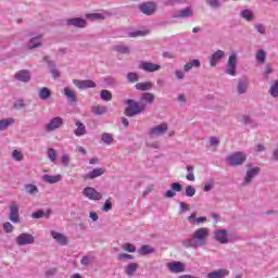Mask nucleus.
Wrapping results in <instances>:
<instances>
[{"label":"nucleus","mask_w":278,"mask_h":278,"mask_svg":"<svg viewBox=\"0 0 278 278\" xmlns=\"http://www.w3.org/2000/svg\"><path fill=\"white\" fill-rule=\"evenodd\" d=\"M208 238H210V228L207 227L198 228L191 235L190 239H186L182 241V247H185V249H200L201 247H205V244H207Z\"/></svg>","instance_id":"nucleus-1"},{"label":"nucleus","mask_w":278,"mask_h":278,"mask_svg":"<svg viewBox=\"0 0 278 278\" xmlns=\"http://www.w3.org/2000/svg\"><path fill=\"white\" fill-rule=\"evenodd\" d=\"M127 108L125 110V114L127 116H136L138 114H142L147 109V105L141 102H136L134 100H127Z\"/></svg>","instance_id":"nucleus-2"},{"label":"nucleus","mask_w":278,"mask_h":278,"mask_svg":"<svg viewBox=\"0 0 278 278\" xmlns=\"http://www.w3.org/2000/svg\"><path fill=\"white\" fill-rule=\"evenodd\" d=\"M238 71V53H230L227 64H226V74L231 77H236Z\"/></svg>","instance_id":"nucleus-3"},{"label":"nucleus","mask_w":278,"mask_h":278,"mask_svg":"<svg viewBox=\"0 0 278 278\" xmlns=\"http://www.w3.org/2000/svg\"><path fill=\"white\" fill-rule=\"evenodd\" d=\"M247 162V154L244 152H236L227 156L226 163L228 166H241Z\"/></svg>","instance_id":"nucleus-4"},{"label":"nucleus","mask_w":278,"mask_h":278,"mask_svg":"<svg viewBox=\"0 0 278 278\" xmlns=\"http://www.w3.org/2000/svg\"><path fill=\"white\" fill-rule=\"evenodd\" d=\"M36 242V238L31 233L22 232L15 238V244L17 247H29V244H34Z\"/></svg>","instance_id":"nucleus-5"},{"label":"nucleus","mask_w":278,"mask_h":278,"mask_svg":"<svg viewBox=\"0 0 278 278\" xmlns=\"http://www.w3.org/2000/svg\"><path fill=\"white\" fill-rule=\"evenodd\" d=\"M83 195L89 199V201H101L103 199V194L92 187H86L83 190Z\"/></svg>","instance_id":"nucleus-6"},{"label":"nucleus","mask_w":278,"mask_h":278,"mask_svg":"<svg viewBox=\"0 0 278 278\" xmlns=\"http://www.w3.org/2000/svg\"><path fill=\"white\" fill-rule=\"evenodd\" d=\"M166 131H168V124L163 123L151 128L149 131V136L150 138H160V136H164Z\"/></svg>","instance_id":"nucleus-7"},{"label":"nucleus","mask_w":278,"mask_h":278,"mask_svg":"<svg viewBox=\"0 0 278 278\" xmlns=\"http://www.w3.org/2000/svg\"><path fill=\"white\" fill-rule=\"evenodd\" d=\"M139 10L142 14H146V16H151L155 14L157 4L155 2H143L139 5Z\"/></svg>","instance_id":"nucleus-8"},{"label":"nucleus","mask_w":278,"mask_h":278,"mask_svg":"<svg viewBox=\"0 0 278 278\" xmlns=\"http://www.w3.org/2000/svg\"><path fill=\"white\" fill-rule=\"evenodd\" d=\"M9 220L11 223H21V215L18 213V202H13L9 207Z\"/></svg>","instance_id":"nucleus-9"},{"label":"nucleus","mask_w":278,"mask_h":278,"mask_svg":"<svg viewBox=\"0 0 278 278\" xmlns=\"http://www.w3.org/2000/svg\"><path fill=\"white\" fill-rule=\"evenodd\" d=\"M214 238L219 244H229V232L226 229L215 230Z\"/></svg>","instance_id":"nucleus-10"},{"label":"nucleus","mask_w":278,"mask_h":278,"mask_svg":"<svg viewBox=\"0 0 278 278\" xmlns=\"http://www.w3.org/2000/svg\"><path fill=\"white\" fill-rule=\"evenodd\" d=\"M260 172H261L260 167L248 168L243 179V186H249V184H251V181H253V179H255V177L260 175Z\"/></svg>","instance_id":"nucleus-11"},{"label":"nucleus","mask_w":278,"mask_h":278,"mask_svg":"<svg viewBox=\"0 0 278 278\" xmlns=\"http://www.w3.org/2000/svg\"><path fill=\"white\" fill-rule=\"evenodd\" d=\"M14 78L22 84H28L31 81V72L29 70H20L14 74Z\"/></svg>","instance_id":"nucleus-12"},{"label":"nucleus","mask_w":278,"mask_h":278,"mask_svg":"<svg viewBox=\"0 0 278 278\" xmlns=\"http://www.w3.org/2000/svg\"><path fill=\"white\" fill-rule=\"evenodd\" d=\"M66 25L68 27H77L78 29H84L87 27L88 22L81 17H75L66 20Z\"/></svg>","instance_id":"nucleus-13"},{"label":"nucleus","mask_w":278,"mask_h":278,"mask_svg":"<svg viewBox=\"0 0 278 278\" xmlns=\"http://www.w3.org/2000/svg\"><path fill=\"white\" fill-rule=\"evenodd\" d=\"M64 125V119L62 117H53L50 122L46 125L47 131H55V129H60Z\"/></svg>","instance_id":"nucleus-14"},{"label":"nucleus","mask_w":278,"mask_h":278,"mask_svg":"<svg viewBox=\"0 0 278 278\" xmlns=\"http://www.w3.org/2000/svg\"><path fill=\"white\" fill-rule=\"evenodd\" d=\"M50 235L52 236L53 240H55L56 244H60L61 247H66V244H68V237H66V235L55 230H51Z\"/></svg>","instance_id":"nucleus-15"},{"label":"nucleus","mask_w":278,"mask_h":278,"mask_svg":"<svg viewBox=\"0 0 278 278\" xmlns=\"http://www.w3.org/2000/svg\"><path fill=\"white\" fill-rule=\"evenodd\" d=\"M169 273H184L186 270V265L179 261H174L166 264Z\"/></svg>","instance_id":"nucleus-16"},{"label":"nucleus","mask_w":278,"mask_h":278,"mask_svg":"<svg viewBox=\"0 0 278 278\" xmlns=\"http://www.w3.org/2000/svg\"><path fill=\"white\" fill-rule=\"evenodd\" d=\"M170 190H167L165 193H164V197L166 199H173L175 197H177V192H181L182 190V187H181V184L179 182H173L170 185Z\"/></svg>","instance_id":"nucleus-17"},{"label":"nucleus","mask_w":278,"mask_h":278,"mask_svg":"<svg viewBox=\"0 0 278 278\" xmlns=\"http://www.w3.org/2000/svg\"><path fill=\"white\" fill-rule=\"evenodd\" d=\"M74 86H76L79 90H86V88H97V84L92 80H73Z\"/></svg>","instance_id":"nucleus-18"},{"label":"nucleus","mask_w":278,"mask_h":278,"mask_svg":"<svg viewBox=\"0 0 278 278\" xmlns=\"http://www.w3.org/2000/svg\"><path fill=\"white\" fill-rule=\"evenodd\" d=\"M139 68H141V71H146V73H155V71H160L162 66L155 63L142 62L140 63Z\"/></svg>","instance_id":"nucleus-19"},{"label":"nucleus","mask_w":278,"mask_h":278,"mask_svg":"<svg viewBox=\"0 0 278 278\" xmlns=\"http://www.w3.org/2000/svg\"><path fill=\"white\" fill-rule=\"evenodd\" d=\"M229 269L227 268H219L217 270L211 271L206 275V278H225L229 277Z\"/></svg>","instance_id":"nucleus-20"},{"label":"nucleus","mask_w":278,"mask_h":278,"mask_svg":"<svg viewBox=\"0 0 278 278\" xmlns=\"http://www.w3.org/2000/svg\"><path fill=\"white\" fill-rule=\"evenodd\" d=\"M223 58H225V51L217 50L215 53L212 54L210 59V66H217Z\"/></svg>","instance_id":"nucleus-21"},{"label":"nucleus","mask_w":278,"mask_h":278,"mask_svg":"<svg viewBox=\"0 0 278 278\" xmlns=\"http://www.w3.org/2000/svg\"><path fill=\"white\" fill-rule=\"evenodd\" d=\"M192 17V8L187 7L173 14V18H190Z\"/></svg>","instance_id":"nucleus-22"},{"label":"nucleus","mask_w":278,"mask_h":278,"mask_svg":"<svg viewBox=\"0 0 278 278\" xmlns=\"http://www.w3.org/2000/svg\"><path fill=\"white\" fill-rule=\"evenodd\" d=\"M138 268H140L138 263H129L124 267V273L127 277H135L136 273H138Z\"/></svg>","instance_id":"nucleus-23"},{"label":"nucleus","mask_w":278,"mask_h":278,"mask_svg":"<svg viewBox=\"0 0 278 278\" xmlns=\"http://www.w3.org/2000/svg\"><path fill=\"white\" fill-rule=\"evenodd\" d=\"M42 181H45V184H60V181H62L63 176L62 174L59 175H43L41 177Z\"/></svg>","instance_id":"nucleus-24"},{"label":"nucleus","mask_w":278,"mask_h":278,"mask_svg":"<svg viewBox=\"0 0 278 278\" xmlns=\"http://www.w3.org/2000/svg\"><path fill=\"white\" fill-rule=\"evenodd\" d=\"M27 47L28 49H38V47H42V35L30 38Z\"/></svg>","instance_id":"nucleus-25"},{"label":"nucleus","mask_w":278,"mask_h":278,"mask_svg":"<svg viewBox=\"0 0 278 278\" xmlns=\"http://www.w3.org/2000/svg\"><path fill=\"white\" fill-rule=\"evenodd\" d=\"M240 16L248 23L255 21V12H253L252 9H243L240 13Z\"/></svg>","instance_id":"nucleus-26"},{"label":"nucleus","mask_w":278,"mask_h":278,"mask_svg":"<svg viewBox=\"0 0 278 278\" xmlns=\"http://www.w3.org/2000/svg\"><path fill=\"white\" fill-rule=\"evenodd\" d=\"M187 220L190 223V225H203V223H207V217H197V213H192Z\"/></svg>","instance_id":"nucleus-27"},{"label":"nucleus","mask_w":278,"mask_h":278,"mask_svg":"<svg viewBox=\"0 0 278 278\" xmlns=\"http://www.w3.org/2000/svg\"><path fill=\"white\" fill-rule=\"evenodd\" d=\"M104 174H105L104 168H94L93 170L85 175V179H97V177H101V175H104Z\"/></svg>","instance_id":"nucleus-28"},{"label":"nucleus","mask_w":278,"mask_h":278,"mask_svg":"<svg viewBox=\"0 0 278 278\" xmlns=\"http://www.w3.org/2000/svg\"><path fill=\"white\" fill-rule=\"evenodd\" d=\"M75 125H76V129L74 130L75 136L77 137L86 136V134L88 132L86 130V125H84V123L79 121H76Z\"/></svg>","instance_id":"nucleus-29"},{"label":"nucleus","mask_w":278,"mask_h":278,"mask_svg":"<svg viewBox=\"0 0 278 278\" xmlns=\"http://www.w3.org/2000/svg\"><path fill=\"white\" fill-rule=\"evenodd\" d=\"M193 66H194V68H201V61L194 59V60H191L190 62L186 63L184 65L185 73H189V71H192Z\"/></svg>","instance_id":"nucleus-30"},{"label":"nucleus","mask_w":278,"mask_h":278,"mask_svg":"<svg viewBox=\"0 0 278 278\" xmlns=\"http://www.w3.org/2000/svg\"><path fill=\"white\" fill-rule=\"evenodd\" d=\"M38 97L41 101H47L48 99H51V89L42 87L38 91Z\"/></svg>","instance_id":"nucleus-31"},{"label":"nucleus","mask_w":278,"mask_h":278,"mask_svg":"<svg viewBox=\"0 0 278 278\" xmlns=\"http://www.w3.org/2000/svg\"><path fill=\"white\" fill-rule=\"evenodd\" d=\"M153 101H155V96L149 92L143 93L140 99V103H144L146 105H151Z\"/></svg>","instance_id":"nucleus-32"},{"label":"nucleus","mask_w":278,"mask_h":278,"mask_svg":"<svg viewBox=\"0 0 278 278\" xmlns=\"http://www.w3.org/2000/svg\"><path fill=\"white\" fill-rule=\"evenodd\" d=\"M10 125H14V118L7 117L3 119H0V131H5Z\"/></svg>","instance_id":"nucleus-33"},{"label":"nucleus","mask_w":278,"mask_h":278,"mask_svg":"<svg viewBox=\"0 0 278 278\" xmlns=\"http://www.w3.org/2000/svg\"><path fill=\"white\" fill-rule=\"evenodd\" d=\"M249 88V81L247 79H240L237 86L239 94H244Z\"/></svg>","instance_id":"nucleus-34"},{"label":"nucleus","mask_w":278,"mask_h":278,"mask_svg":"<svg viewBox=\"0 0 278 278\" xmlns=\"http://www.w3.org/2000/svg\"><path fill=\"white\" fill-rule=\"evenodd\" d=\"M92 114H96V116H101L105 113H108V106L103 105H94L91 108Z\"/></svg>","instance_id":"nucleus-35"},{"label":"nucleus","mask_w":278,"mask_h":278,"mask_svg":"<svg viewBox=\"0 0 278 278\" xmlns=\"http://www.w3.org/2000/svg\"><path fill=\"white\" fill-rule=\"evenodd\" d=\"M135 88H136L137 90H141V91L151 90V88H153V83H151V81L137 83V84L135 85Z\"/></svg>","instance_id":"nucleus-36"},{"label":"nucleus","mask_w":278,"mask_h":278,"mask_svg":"<svg viewBox=\"0 0 278 278\" xmlns=\"http://www.w3.org/2000/svg\"><path fill=\"white\" fill-rule=\"evenodd\" d=\"M105 16H108V12L87 14L86 18H90L91 21H103L105 20Z\"/></svg>","instance_id":"nucleus-37"},{"label":"nucleus","mask_w":278,"mask_h":278,"mask_svg":"<svg viewBox=\"0 0 278 278\" xmlns=\"http://www.w3.org/2000/svg\"><path fill=\"white\" fill-rule=\"evenodd\" d=\"M64 96L66 97V99H68V101H71L72 103H75V101H77V97L75 96V92L73 91V89L65 87L64 88Z\"/></svg>","instance_id":"nucleus-38"},{"label":"nucleus","mask_w":278,"mask_h":278,"mask_svg":"<svg viewBox=\"0 0 278 278\" xmlns=\"http://www.w3.org/2000/svg\"><path fill=\"white\" fill-rule=\"evenodd\" d=\"M47 155H48V159L50 160V162L52 164H56V162H58V151H55V149L49 148L47 150Z\"/></svg>","instance_id":"nucleus-39"},{"label":"nucleus","mask_w":278,"mask_h":278,"mask_svg":"<svg viewBox=\"0 0 278 278\" xmlns=\"http://www.w3.org/2000/svg\"><path fill=\"white\" fill-rule=\"evenodd\" d=\"M94 263V256L92 255H85L81 257L80 260V264L81 266H84L85 268L90 266L91 264Z\"/></svg>","instance_id":"nucleus-40"},{"label":"nucleus","mask_w":278,"mask_h":278,"mask_svg":"<svg viewBox=\"0 0 278 278\" xmlns=\"http://www.w3.org/2000/svg\"><path fill=\"white\" fill-rule=\"evenodd\" d=\"M255 60L258 64H264L266 62V51L257 50L255 54Z\"/></svg>","instance_id":"nucleus-41"},{"label":"nucleus","mask_w":278,"mask_h":278,"mask_svg":"<svg viewBox=\"0 0 278 278\" xmlns=\"http://www.w3.org/2000/svg\"><path fill=\"white\" fill-rule=\"evenodd\" d=\"M48 66L50 68L52 77L54 79H58V77H60V72L58 71V68H55V63H53V61H48Z\"/></svg>","instance_id":"nucleus-42"},{"label":"nucleus","mask_w":278,"mask_h":278,"mask_svg":"<svg viewBox=\"0 0 278 278\" xmlns=\"http://www.w3.org/2000/svg\"><path fill=\"white\" fill-rule=\"evenodd\" d=\"M140 255H151V253H155V249L151 245H142L139 250Z\"/></svg>","instance_id":"nucleus-43"},{"label":"nucleus","mask_w":278,"mask_h":278,"mask_svg":"<svg viewBox=\"0 0 278 278\" xmlns=\"http://www.w3.org/2000/svg\"><path fill=\"white\" fill-rule=\"evenodd\" d=\"M11 155H12V160H14V162H23V160L25 157L23 155V152L20 150H13Z\"/></svg>","instance_id":"nucleus-44"},{"label":"nucleus","mask_w":278,"mask_h":278,"mask_svg":"<svg viewBox=\"0 0 278 278\" xmlns=\"http://www.w3.org/2000/svg\"><path fill=\"white\" fill-rule=\"evenodd\" d=\"M269 94L274 98L278 97V79L270 85Z\"/></svg>","instance_id":"nucleus-45"},{"label":"nucleus","mask_w":278,"mask_h":278,"mask_svg":"<svg viewBox=\"0 0 278 278\" xmlns=\"http://www.w3.org/2000/svg\"><path fill=\"white\" fill-rule=\"evenodd\" d=\"M101 139L104 144H112L114 142V137L112 136V134L109 132L102 134Z\"/></svg>","instance_id":"nucleus-46"},{"label":"nucleus","mask_w":278,"mask_h":278,"mask_svg":"<svg viewBox=\"0 0 278 278\" xmlns=\"http://www.w3.org/2000/svg\"><path fill=\"white\" fill-rule=\"evenodd\" d=\"M25 190L28 194H38V186L28 184L25 186Z\"/></svg>","instance_id":"nucleus-47"},{"label":"nucleus","mask_w":278,"mask_h":278,"mask_svg":"<svg viewBox=\"0 0 278 278\" xmlns=\"http://www.w3.org/2000/svg\"><path fill=\"white\" fill-rule=\"evenodd\" d=\"M187 176H186V179L188 181H194V167H192L191 165H187Z\"/></svg>","instance_id":"nucleus-48"},{"label":"nucleus","mask_w":278,"mask_h":278,"mask_svg":"<svg viewBox=\"0 0 278 278\" xmlns=\"http://www.w3.org/2000/svg\"><path fill=\"white\" fill-rule=\"evenodd\" d=\"M185 3H188V0H167L165 1V5H185Z\"/></svg>","instance_id":"nucleus-49"},{"label":"nucleus","mask_w":278,"mask_h":278,"mask_svg":"<svg viewBox=\"0 0 278 278\" xmlns=\"http://www.w3.org/2000/svg\"><path fill=\"white\" fill-rule=\"evenodd\" d=\"M114 49L115 51H117V53H124V54L129 53V47L125 45H117L114 47Z\"/></svg>","instance_id":"nucleus-50"},{"label":"nucleus","mask_w":278,"mask_h":278,"mask_svg":"<svg viewBox=\"0 0 278 278\" xmlns=\"http://www.w3.org/2000/svg\"><path fill=\"white\" fill-rule=\"evenodd\" d=\"M100 97L103 101H112V92H110L109 90H102L100 92Z\"/></svg>","instance_id":"nucleus-51"},{"label":"nucleus","mask_w":278,"mask_h":278,"mask_svg":"<svg viewBox=\"0 0 278 278\" xmlns=\"http://www.w3.org/2000/svg\"><path fill=\"white\" fill-rule=\"evenodd\" d=\"M174 75L178 81H181V79H186L185 70H175Z\"/></svg>","instance_id":"nucleus-52"},{"label":"nucleus","mask_w":278,"mask_h":278,"mask_svg":"<svg viewBox=\"0 0 278 278\" xmlns=\"http://www.w3.org/2000/svg\"><path fill=\"white\" fill-rule=\"evenodd\" d=\"M123 251H127V253H136V245L131 243H124L122 245Z\"/></svg>","instance_id":"nucleus-53"},{"label":"nucleus","mask_w":278,"mask_h":278,"mask_svg":"<svg viewBox=\"0 0 278 278\" xmlns=\"http://www.w3.org/2000/svg\"><path fill=\"white\" fill-rule=\"evenodd\" d=\"M149 30H135L129 33L130 38H138V36H148Z\"/></svg>","instance_id":"nucleus-54"},{"label":"nucleus","mask_w":278,"mask_h":278,"mask_svg":"<svg viewBox=\"0 0 278 278\" xmlns=\"http://www.w3.org/2000/svg\"><path fill=\"white\" fill-rule=\"evenodd\" d=\"M176 101H178L180 105H186V103H188V97H186L185 93H178Z\"/></svg>","instance_id":"nucleus-55"},{"label":"nucleus","mask_w":278,"mask_h":278,"mask_svg":"<svg viewBox=\"0 0 278 278\" xmlns=\"http://www.w3.org/2000/svg\"><path fill=\"white\" fill-rule=\"evenodd\" d=\"M206 3L214 10H217L222 5L219 0H206Z\"/></svg>","instance_id":"nucleus-56"},{"label":"nucleus","mask_w":278,"mask_h":278,"mask_svg":"<svg viewBox=\"0 0 278 278\" xmlns=\"http://www.w3.org/2000/svg\"><path fill=\"white\" fill-rule=\"evenodd\" d=\"M3 230L5 233H12L14 231V226L10 222L3 224Z\"/></svg>","instance_id":"nucleus-57"},{"label":"nucleus","mask_w":278,"mask_h":278,"mask_svg":"<svg viewBox=\"0 0 278 278\" xmlns=\"http://www.w3.org/2000/svg\"><path fill=\"white\" fill-rule=\"evenodd\" d=\"M194 194H197V189H194V187L192 186H187L186 187V197H194Z\"/></svg>","instance_id":"nucleus-58"},{"label":"nucleus","mask_w":278,"mask_h":278,"mask_svg":"<svg viewBox=\"0 0 278 278\" xmlns=\"http://www.w3.org/2000/svg\"><path fill=\"white\" fill-rule=\"evenodd\" d=\"M117 260L124 261V260H134V255L127 254V253H119L117 255Z\"/></svg>","instance_id":"nucleus-59"},{"label":"nucleus","mask_w":278,"mask_h":278,"mask_svg":"<svg viewBox=\"0 0 278 278\" xmlns=\"http://www.w3.org/2000/svg\"><path fill=\"white\" fill-rule=\"evenodd\" d=\"M61 162L63 166H68L71 164V157L68 156V154H63L61 156Z\"/></svg>","instance_id":"nucleus-60"},{"label":"nucleus","mask_w":278,"mask_h":278,"mask_svg":"<svg viewBox=\"0 0 278 278\" xmlns=\"http://www.w3.org/2000/svg\"><path fill=\"white\" fill-rule=\"evenodd\" d=\"M180 211L179 214H184V212H190V206L186 202H180Z\"/></svg>","instance_id":"nucleus-61"},{"label":"nucleus","mask_w":278,"mask_h":278,"mask_svg":"<svg viewBox=\"0 0 278 278\" xmlns=\"http://www.w3.org/2000/svg\"><path fill=\"white\" fill-rule=\"evenodd\" d=\"M110 210H112V201L111 200H106L104 202L103 207H102V212H110Z\"/></svg>","instance_id":"nucleus-62"},{"label":"nucleus","mask_w":278,"mask_h":278,"mask_svg":"<svg viewBox=\"0 0 278 278\" xmlns=\"http://www.w3.org/2000/svg\"><path fill=\"white\" fill-rule=\"evenodd\" d=\"M127 79L128 81H131V83L138 81V75L136 73H128Z\"/></svg>","instance_id":"nucleus-63"},{"label":"nucleus","mask_w":278,"mask_h":278,"mask_svg":"<svg viewBox=\"0 0 278 278\" xmlns=\"http://www.w3.org/2000/svg\"><path fill=\"white\" fill-rule=\"evenodd\" d=\"M203 190H204V192H210L211 190H214V182L211 181V182L205 184Z\"/></svg>","instance_id":"nucleus-64"}]
</instances>
